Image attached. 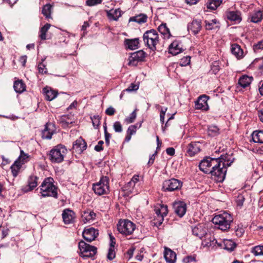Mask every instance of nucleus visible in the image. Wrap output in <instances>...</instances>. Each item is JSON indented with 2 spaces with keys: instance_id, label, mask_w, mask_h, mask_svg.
<instances>
[{
  "instance_id": "obj_1",
  "label": "nucleus",
  "mask_w": 263,
  "mask_h": 263,
  "mask_svg": "<svg viewBox=\"0 0 263 263\" xmlns=\"http://www.w3.org/2000/svg\"><path fill=\"white\" fill-rule=\"evenodd\" d=\"M228 156H221L218 158L217 164L212 166L210 173L213 179L217 182H222L226 177L227 167L230 166L233 161L229 162L227 159Z\"/></svg>"
},
{
  "instance_id": "obj_2",
  "label": "nucleus",
  "mask_w": 263,
  "mask_h": 263,
  "mask_svg": "<svg viewBox=\"0 0 263 263\" xmlns=\"http://www.w3.org/2000/svg\"><path fill=\"white\" fill-rule=\"evenodd\" d=\"M233 221V218L232 215L227 212L216 215L212 220L215 227L223 231H226L230 228Z\"/></svg>"
},
{
  "instance_id": "obj_3",
  "label": "nucleus",
  "mask_w": 263,
  "mask_h": 263,
  "mask_svg": "<svg viewBox=\"0 0 263 263\" xmlns=\"http://www.w3.org/2000/svg\"><path fill=\"white\" fill-rule=\"evenodd\" d=\"M41 196L43 197L58 198V188L53 184V179L51 177L46 178L40 186Z\"/></svg>"
},
{
  "instance_id": "obj_4",
  "label": "nucleus",
  "mask_w": 263,
  "mask_h": 263,
  "mask_svg": "<svg viewBox=\"0 0 263 263\" xmlns=\"http://www.w3.org/2000/svg\"><path fill=\"white\" fill-rule=\"evenodd\" d=\"M143 40L147 47L155 51L156 50V45L159 42V35L156 30L151 29L144 32Z\"/></svg>"
},
{
  "instance_id": "obj_5",
  "label": "nucleus",
  "mask_w": 263,
  "mask_h": 263,
  "mask_svg": "<svg viewBox=\"0 0 263 263\" xmlns=\"http://www.w3.org/2000/svg\"><path fill=\"white\" fill-rule=\"evenodd\" d=\"M67 152V150L64 146L58 145L50 151L49 159L52 163H61Z\"/></svg>"
},
{
  "instance_id": "obj_6",
  "label": "nucleus",
  "mask_w": 263,
  "mask_h": 263,
  "mask_svg": "<svg viewBox=\"0 0 263 263\" xmlns=\"http://www.w3.org/2000/svg\"><path fill=\"white\" fill-rule=\"evenodd\" d=\"M117 229L120 233L127 236L133 234L136 229V225L129 220H120L117 224Z\"/></svg>"
},
{
  "instance_id": "obj_7",
  "label": "nucleus",
  "mask_w": 263,
  "mask_h": 263,
  "mask_svg": "<svg viewBox=\"0 0 263 263\" xmlns=\"http://www.w3.org/2000/svg\"><path fill=\"white\" fill-rule=\"evenodd\" d=\"M80 253L82 257H90L97 253V248L93 246L86 243L83 240L79 243Z\"/></svg>"
},
{
  "instance_id": "obj_8",
  "label": "nucleus",
  "mask_w": 263,
  "mask_h": 263,
  "mask_svg": "<svg viewBox=\"0 0 263 263\" xmlns=\"http://www.w3.org/2000/svg\"><path fill=\"white\" fill-rule=\"evenodd\" d=\"M92 189L95 194L98 195L107 194L109 191L108 178L106 177H102L98 182L93 185Z\"/></svg>"
},
{
  "instance_id": "obj_9",
  "label": "nucleus",
  "mask_w": 263,
  "mask_h": 263,
  "mask_svg": "<svg viewBox=\"0 0 263 263\" xmlns=\"http://www.w3.org/2000/svg\"><path fill=\"white\" fill-rule=\"evenodd\" d=\"M157 218L155 220V225L159 227L161 225L163 220L164 217L166 216L168 213L167 206L164 204H159L156 206L154 210Z\"/></svg>"
},
{
  "instance_id": "obj_10",
  "label": "nucleus",
  "mask_w": 263,
  "mask_h": 263,
  "mask_svg": "<svg viewBox=\"0 0 263 263\" xmlns=\"http://www.w3.org/2000/svg\"><path fill=\"white\" fill-rule=\"evenodd\" d=\"M217 159L218 158L206 157L199 163L200 170L204 173H210L212 166L217 164Z\"/></svg>"
},
{
  "instance_id": "obj_11",
  "label": "nucleus",
  "mask_w": 263,
  "mask_h": 263,
  "mask_svg": "<svg viewBox=\"0 0 263 263\" xmlns=\"http://www.w3.org/2000/svg\"><path fill=\"white\" fill-rule=\"evenodd\" d=\"M182 186V182L178 179L172 178L164 181L162 189L165 191H173L179 189Z\"/></svg>"
},
{
  "instance_id": "obj_12",
  "label": "nucleus",
  "mask_w": 263,
  "mask_h": 263,
  "mask_svg": "<svg viewBox=\"0 0 263 263\" xmlns=\"http://www.w3.org/2000/svg\"><path fill=\"white\" fill-rule=\"evenodd\" d=\"M145 57V53L142 50L131 53L129 57V65L136 66L138 62L143 61Z\"/></svg>"
},
{
  "instance_id": "obj_13",
  "label": "nucleus",
  "mask_w": 263,
  "mask_h": 263,
  "mask_svg": "<svg viewBox=\"0 0 263 263\" xmlns=\"http://www.w3.org/2000/svg\"><path fill=\"white\" fill-rule=\"evenodd\" d=\"M208 99L209 97L205 95L200 96L197 100L195 101V108L196 109H201L203 110H208L209 106L207 102Z\"/></svg>"
},
{
  "instance_id": "obj_14",
  "label": "nucleus",
  "mask_w": 263,
  "mask_h": 263,
  "mask_svg": "<svg viewBox=\"0 0 263 263\" xmlns=\"http://www.w3.org/2000/svg\"><path fill=\"white\" fill-rule=\"evenodd\" d=\"M98 234V230L93 228L85 229L83 232V238L88 242L94 240Z\"/></svg>"
},
{
  "instance_id": "obj_15",
  "label": "nucleus",
  "mask_w": 263,
  "mask_h": 263,
  "mask_svg": "<svg viewBox=\"0 0 263 263\" xmlns=\"http://www.w3.org/2000/svg\"><path fill=\"white\" fill-rule=\"evenodd\" d=\"M202 245L203 247H206L209 249H214L217 248L218 247H222L221 243H218L216 239L212 236H210L209 237L206 238L202 243Z\"/></svg>"
},
{
  "instance_id": "obj_16",
  "label": "nucleus",
  "mask_w": 263,
  "mask_h": 263,
  "mask_svg": "<svg viewBox=\"0 0 263 263\" xmlns=\"http://www.w3.org/2000/svg\"><path fill=\"white\" fill-rule=\"evenodd\" d=\"M87 147V144L81 137L78 139L73 143V149L78 154H81Z\"/></svg>"
},
{
  "instance_id": "obj_17",
  "label": "nucleus",
  "mask_w": 263,
  "mask_h": 263,
  "mask_svg": "<svg viewBox=\"0 0 263 263\" xmlns=\"http://www.w3.org/2000/svg\"><path fill=\"white\" fill-rule=\"evenodd\" d=\"M174 209L175 213L179 217H182L186 210V204L182 201L176 202L174 203Z\"/></svg>"
},
{
  "instance_id": "obj_18",
  "label": "nucleus",
  "mask_w": 263,
  "mask_h": 263,
  "mask_svg": "<svg viewBox=\"0 0 263 263\" xmlns=\"http://www.w3.org/2000/svg\"><path fill=\"white\" fill-rule=\"evenodd\" d=\"M193 234L200 238L206 234V229L202 224H198L192 228Z\"/></svg>"
},
{
  "instance_id": "obj_19",
  "label": "nucleus",
  "mask_w": 263,
  "mask_h": 263,
  "mask_svg": "<svg viewBox=\"0 0 263 263\" xmlns=\"http://www.w3.org/2000/svg\"><path fill=\"white\" fill-rule=\"evenodd\" d=\"M74 217L75 214L72 210L67 209L63 211L62 218L65 224L72 223L74 221Z\"/></svg>"
},
{
  "instance_id": "obj_20",
  "label": "nucleus",
  "mask_w": 263,
  "mask_h": 263,
  "mask_svg": "<svg viewBox=\"0 0 263 263\" xmlns=\"http://www.w3.org/2000/svg\"><path fill=\"white\" fill-rule=\"evenodd\" d=\"M201 28V21L197 20H193L187 26L188 30L191 31L194 34H198Z\"/></svg>"
},
{
  "instance_id": "obj_21",
  "label": "nucleus",
  "mask_w": 263,
  "mask_h": 263,
  "mask_svg": "<svg viewBox=\"0 0 263 263\" xmlns=\"http://www.w3.org/2000/svg\"><path fill=\"white\" fill-rule=\"evenodd\" d=\"M231 51L232 54L238 60L241 59L245 55L243 49L237 44L234 43L231 45Z\"/></svg>"
},
{
  "instance_id": "obj_22",
  "label": "nucleus",
  "mask_w": 263,
  "mask_h": 263,
  "mask_svg": "<svg viewBox=\"0 0 263 263\" xmlns=\"http://www.w3.org/2000/svg\"><path fill=\"white\" fill-rule=\"evenodd\" d=\"M200 151V143L199 142H192L187 146V152L191 156H194Z\"/></svg>"
},
{
  "instance_id": "obj_23",
  "label": "nucleus",
  "mask_w": 263,
  "mask_h": 263,
  "mask_svg": "<svg viewBox=\"0 0 263 263\" xmlns=\"http://www.w3.org/2000/svg\"><path fill=\"white\" fill-rule=\"evenodd\" d=\"M180 43L178 41L175 40L169 46V52L173 55H177L182 51V49L180 46Z\"/></svg>"
},
{
  "instance_id": "obj_24",
  "label": "nucleus",
  "mask_w": 263,
  "mask_h": 263,
  "mask_svg": "<svg viewBox=\"0 0 263 263\" xmlns=\"http://www.w3.org/2000/svg\"><path fill=\"white\" fill-rule=\"evenodd\" d=\"M164 257L168 263H175L176 259L175 253L170 249L165 248L164 252Z\"/></svg>"
},
{
  "instance_id": "obj_25",
  "label": "nucleus",
  "mask_w": 263,
  "mask_h": 263,
  "mask_svg": "<svg viewBox=\"0 0 263 263\" xmlns=\"http://www.w3.org/2000/svg\"><path fill=\"white\" fill-rule=\"evenodd\" d=\"M96 214L93 211H84L82 214V221L84 223L94 220Z\"/></svg>"
},
{
  "instance_id": "obj_26",
  "label": "nucleus",
  "mask_w": 263,
  "mask_h": 263,
  "mask_svg": "<svg viewBox=\"0 0 263 263\" xmlns=\"http://www.w3.org/2000/svg\"><path fill=\"white\" fill-rule=\"evenodd\" d=\"M107 16L110 21H117L121 16V11L119 9H111L106 11Z\"/></svg>"
},
{
  "instance_id": "obj_27",
  "label": "nucleus",
  "mask_w": 263,
  "mask_h": 263,
  "mask_svg": "<svg viewBox=\"0 0 263 263\" xmlns=\"http://www.w3.org/2000/svg\"><path fill=\"white\" fill-rule=\"evenodd\" d=\"M228 20L239 23L241 21V13L238 11H229L226 13Z\"/></svg>"
},
{
  "instance_id": "obj_28",
  "label": "nucleus",
  "mask_w": 263,
  "mask_h": 263,
  "mask_svg": "<svg viewBox=\"0 0 263 263\" xmlns=\"http://www.w3.org/2000/svg\"><path fill=\"white\" fill-rule=\"evenodd\" d=\"M43 92L45 96V99L48 101H51L55 98L58 95V92L55 90L49 89L47 88L43 89Z\"/></svg>"
},
{
  "instance_id": "obj_29",
  "label": "nucleus",
  "mask_w": 263,
  "mask_h": 263,
  "mask_svg": "<svg viewBox=\"0 0 263 263\" xmlns=\"http://www.w3.org/2000/svg\"><path fill=\"white\" fill-rule=\"evenodd\" d=\"M252 140L255 143H263V130H255L252 134Z\"/></svg>"
},
{
  "instance_id": "obj_30",
  "label": "nucleus",
  "mask_w": 263,
  "mask_h": 263,
  "mask_svg": "<svg viewBox=\"0 0 263 263\" xmlns=\"http://www.w3.org/2000/svg\"><path fill=\"white\" fill-rule=\"evenodd\" d=\"M13 88L16 92L21 93L25 90L26 85L22 80H18L14 82Z\"/></svg>"
},
{
  "instance_id": "obj_31",
  "label": "nucleus",
  "mask_w": 263,
  "mask_h": 263,
  "mask_svg": "<svg viewBox=\"0 0 263 263\" xmlns=\"http://www.w3.org/2000/svg\"><path fill=\"white\" fill-rule=\"evenodd\" d=\"M127 47L130 50H135L139 47V39H126L125 41Z\"/></svg>"
},
{
  "instance_id": "obj_32",
  "label": "nucleus",
  "mask_w": 263,
  "mask_h": 263,
  "mask_svg": "<svg viewBox=\"0 0 263 263\" xmlns=\"http://www.w3.org/2000/svg\"><path fill=\"white\" fill-rule=\"evenodd\" d=\"M38 178L35 176H31L29 177L28 181V188L25 190V192H28L32 190L37 185Z\"/></svg>"
},
{
  "instance_id": "obj_33",
  "label": "nucleus",
  "mask_w": 263,
  "mask_h": 263,
  "mask_svg": "<svg viewBox=\"0 0 263 263\" xmlns=\"http://www.w3.org/2000/svg\"><path fill=\"white\" fill-rule=\"evenodd\" d=\"M51 124L47 123L44 129L42 132V138L46 139H50L53 134V130L50 129V127L52 126Z\"/></svg>"
},
{
  "instance_id": "obj_34",
  "label": "nucleus",
  "mask_w": 263,
  "mask_h": 263,
  "mask_svg": "<svg viewBox=\"0 0 263 263\" xmlns=\"http://www.w3.org/2000/svg\"><path fill=\"white\" fill-rule=\"evenodd\" d=\"M263 18V13L261 11L258 10L250 15V18L251 22L257 23L260 22Z\"/></svg>"
},
{
  "instance_id": "obj_35",
  "label": "nucleus",
  "mask_w": 263,
  "mask_h": 263,
  "mask_svg": "<svg viewBox=\"0 0 263 263\" xmlns=\"http://www.w3.org/2000/svg\"><path fill=\"white\" fill-rule=\"evenodd\" d=\"M158 31L163 34L164 37L170 38L171 34L170 29L167 28L166 23H162L158 27Z\"/></svg>"
},
{
  "instance_id": "obj_36",
  "label": "nucleus",
  "mask_w": 263,
  "mask_h": 263,
  "mask_svg": "<svg viewBox=\"0 0 263 263\" xmlns=\"http://www.w3.org/2000/svg\"><path fill=\"white\" fill-rule=\"evenodd\" d=\"M252 79V77H249L248 76H242L239 78L238 84L242 87L245 88L250 84Z\"/></svg>"
},
{
  "instance_id": "obj_37",
  "label": "nucleus",
  "mask_w": 263,
  "mask_h": 263,
  "mask_svg": "<svg viewBox=\"0 0 263 263\" xmlns=\"http://www.w3.org/2000/svg\"><path fill=\"white\" fill-rule=\"evenodd\" d=\"M147 17L144 14H140L138 15L131 17L129 18V22H135L139 24L144 23L146 22Z\"/></svg>"
},
{
  "instance_id": "obj_38",
  "label": "nucleus",
  "mask_w": 263,
  "mask_h": 263,
  "mask_svg": "<svg viewBox=\"0 0 263 263\" xmlns=\"http://www.w3.org/2000/svg\"><path fill=\"white\" fill-rule=\"evenodd\" d=\"M221 3V0H208L206 3V7L208 9L215 10L220 5Z\"/></svg>"
},
{
  "instance_id": "obj_39",
  "label": "nucleus",
  "mask_w": 263,
  "mask_h": 263,
  "mask_svg": "<svg viewBox=\"0 0 263 263\" xmlns=\"http://www.w3.org/2000/svg\"><path fill=\"white\" fill-rule=\"evenodd\" d=\"M250 252L255 256H263V245H258L252 248Z\"/></svg>"
},
{
  "instance_id": "obj_40",
  "label": "nucleus",
  "mask_w": 263,
  "mask_h": 263,
  "mask_svg": "<svg viewBox=\"0 0 263 263\" xmlns=\"http://www.w3.org/2000/svg\"><path fill=\"white\" fill-rule=\"evenodd\" d=\"M208 133L209 136L215 137L220 134V129L217 126L212 125L209 126Z\"/></svg>"
},
{
  "instance_id": "obj_41",
  "label": "nucleus",
  "mask_w": 263,
  "mask_h": 263,
  "mask_svg": "<svg viewBox=\"0 0 263 263\" xmlns=\"http://www.w3.org/2000/svg\"><path fill=\"white\" fill-rule=\"evenodd\" d=\"M22 165L20 162L18 161H15L14 163L11 165V169L13 174V176L16 177L17 176L18 172L22 167Z\"/></svg>"
},
{
  "instance_id": "obj_42",
  "label": "nucleus",
  "mask_w": 263,
  "mask_h": 263,
  "mask_svg": "<svg viewBox=\"0 0 263 263\" xmlns=\"http://www.w3.org/2000/svg\"><path fill=\"white\" fill-rule=\"evenodd\" d=\"M204 22L205 29L206 30H212L218 27L216 25L217 21L216 19H213L210 21L205 20Z\"/></svg>"
},
{
  "instance_id": "obj_43",
  "label": "nucleus",
  "mask_w": 263,
  "mask_h": 263,
  "mask_svg": "<svg viewBox=\"0 0 263 263\" xmlns=\"http://www.w3.org/2000/svg\"><path fill=\"white\" fill-rule=\"evenodd\" d=\"M52 7V5L50 4H47L43 7L42 11V14L47 18L51 17Z\"/></svg>"
},
{
  "instance_id": "obj_44",
  "label": "nucleus",
  "mask_w": 263,
  "mask_h": 263,
  "mask_svg": "<svg viewBox=\"0 0 263 263\" xmlns=\"http://www.w3.org/2000/svg\"><path fill=\"white\" fill-rule=\"evenodd\" d=\"M50 26L51 25L50 24L47 23L41 28L40 31V37L42 40H45L46 39V32L48 31Z\"/></svg>"
},
{
  "instance_id": "obj_45",
  "label": "nucleus",
  "mask_w": 263,
  "mask_h": 263,
  "mask_svg": "<svg viewBox=\"0 0 263 263\" xmlns=\"http://www.w3.org/2000/svg\"><path fill=\"white\" fill-rule=\"evenodd\" d=\"M224 248L229 251H233L236 247V243L232 240H225L223 241Z\"/></svg>"
},
{
  "instance_id": "obj_46",
  "label": "nucleus",
  "mask_w": 263,
  "mask_h": 263,
  "mask_svg": "<svg viewBox=\"0 0 263 263\" xmlns=\"http://www.w3.org/2000/svg\"><path fill=\"white\" fill-rule=\"evenodd\" d=\"M28 159L29 155L25 153L23 150H21L20 155L16 161L20 162L21 164L22 165L28 161Z\"/></svg>"
},
{
  "instance_id": "obj_47",
  "label": "nucleus",
  "mask_w": 263,
  "mask_h": 263,
  "mask_svg": "<svg viewBox=\"0 0 263 263\" xmlns=\"http://www.w3.org/2000/svg\"><path fill=\"white\" fill-rule=\"evenodd\" d=\"M60 122L63 127H68L69 124L72 123L73 121L69 120L68 116H63L60 119Z\"/></svg>"
},
{
  "instance_id": "obj_48",
  "label": "nucleus",
  "mask_w": 263,
  "mask_h": 263,
  "mask_svg": "<svg viewBox=\"0 0 263 263\" xmlns=\"http://www.w3.org/2000/svg\"><path fill=\"white\" fill-rule=\"evenodd\" d=\"M137 110V109H135L129 115V117H126L125 120L124 122L126 123L127 124L132 123L134 122L135 120L136 117H137V113L136 111Z\"/></svg>"
},
{
  "instance_id": "obj_49",
  "label": "nucleus",
  "mask_w": 263,
  "mask_h": 263,
  "mask_svg": "<svg viewBox=\"0 0 263 263\" xmlns=\"http://www.w3.org/2000/svg\"><path fill=\"white\" fill-rule=\"evenodd\" d=\"M191 57L190 56H186L180 59L179 62V65L181 66H186L190 63Z\"/></svg>"
},
{
  "instance_id": "obj_50",
  "label": "nucleus",
  "mask_w": 263,
  "mask_h": 263,
  "mask_svg": "<svg viewBox=\"0 0 263 263\" xmlns=\"http://www.w3.org/2000/svg\"><path fill=\"white\" fill-rule=\"evenodd\" d=\"M44 59H42V62L40 63L38 65V70L39 72L41 74H45L47 72V69L46 67V65L43 63Z\"/></svg>"
},
{
  "instance_id": "obj_51",
  "label": "nucleus",
  "mask_w": 263,
  "mask_h": 263,
  "mask_svg": "<svg viewBox=\"0 0 263 263\" xmlns=\"http://www.w3.org/2000/svg\"><path fill=\"white\" fill-rule=\"evenodd\" d=\"M93 126L95 128H97L100 125V118L99 116H93L91 118Z\"/></svg>"
},
{
  "instance_id": "obj_52",
  "label": "nucleus",
  "mask_w": 263,
  "mask_h": 263,
  "mask_svg": "<svg viewBox=\"0 0 263 263\" xmlns=\"http://www.w3.org/2000/svg\"><path fill=\"white\" fill-rule=\"evenodd\" d=\"M116 256V253L115 248H109L108 252L107 253V258L109 260H112L114 258H115Z\"/></svg>"
},
{
  "instance_id": "obj_53",
  "label": "nucleus",
  "mask_w": 263,
  "mask_h": 263,
  "mask_svg": "<svg viewBox=\"0 0 263 263\" xmlns=\"http://www.w3.org/2000/svg\"><path fill=\"white\" fill-rule=\"evenodd\" d=\"M113 127L115 131L117 133H121L122 132V126L119 121H116L114 123Z\"/></svg>"
},
{
  "instance_id": "obj_54",
  "label": "nucleus",
  "mask_w": 263,
  "mask_h": 263,
  "mask_svg": "<svg viewBox=\"0 0 263 263\" xmlns=\"http://www.w3.org/2000/svg\"><path fill=\"white\" fill-rule=\"evenodd\" d=\"M135 183H134L133 182L130 180L126 184L125 189L127 191H128V192L130 193H134V187H135Z\"/></svg>"
},
{
  "instance_id": "obj_55",
  "label": "nucleus",
  "mask_w": 263,
  "mask_h": 263,
  "mask_svg": "<svg viewBox=\"0 0 263 263\" xmlns=\"http://www.w3.org/2000/svg\"><path fill=\"white\" fill-rule=\"evenodd\" d=\"M101 2L102 0H87L86 4L88 6H93L101 4Z\"/></svg>"
},
{
  "instance_id": "obj_56",
  "label": "nucleus",
  "mask_w": 263,
  "mask_h": 263,
  "mask_svg": "<svg viewBox=\"0 0 263 263\" xmlns=\"http://www.w3.org/2000/svg\"><path fill=\"white\" fill-rule=\"evenodd\" d=\"M139 88V85L135 83H132L129 87L126 88L124 91L131 92L133 91L137 90Z\"/></svg>"
},
{
  "instance_id": "obj_57",
  "label": "nucleus",
  "mask_w": 263,
  "mask_h": 263,
  "mask_svg": "<svg viewBox=\"0 0 263 263\" xmlns=\"http://www.w3.org/2000/svg\"><path fill=\"white\" fill-rule=\"evenodd\" d=\"M196 261L195 257L193 256H187L183 259L184 263H191Z\"/></svg>"
},
{
  "instance_id": "obj_58",
  "label": "nucleus",
  "mask_w": 263,
  "mask_h": 263,
  "mask_svg": "<svg viewBox=\"0 0 263 263\" xmlns=\"http://www.w3.org/2000/svg\"><path fill=\"white\" fill-rule=\"evenodd\" d=\"M116 110L111 106L107 108L105 110V114L108 116H112L115 114Z\"/></svg>"
},
{
  "instance_id": "obj_59",
  "label": "nucleus",
  "mask_w": 263,
  "mask_h": 263,
  "mask_svg": "<svg viewBox=\"0 0 263 263\" xmlns=\"http://www.w3.org/2000/svg\"><path fill=\"white\" fill-rule=\"evenodd\" d=\"M104 143L103 141H99L98 144L95 146V149L97 152H101L103 150L102 144Z\"/></svg>"
},
{
  "instance_id": "obj_60",
  "label": "nucleus",
  "mask_w": 263,
  "mask_h": 263,
  "mask_svg": "<svg viewBox=\"0 0 263 263\" xmlns=\"http://www.w3.org/2000/svg\"><path fill=\"white\" fill-rule=\"evenodd\" d=\"M136 132V127L135 125L130 126L127 129L128 134L132 135Z\"/></svg>"
},
{
  "instance_id": "obj_61",
  "label": "nucleus",
  "mask_w": 263,
  "mask_h": 263,
  "mask_svg": "<svg viewBox=\"0 0 263 263\" xmlns=\"http://www.w3.org/2000/svg\"><path fill=\"white\" fill-rule=\"evenodd\" d=\"M157 152L156 151V152H155V153L154 154H153L150 157V158L149 159V161L148 162V165H152L154 163V160L155 159V157L157 155Z\"/></svg>"
},
{
  "instance_id": "obj_62",
  "label": "nucleus",
  "mask_w": 263,
  "mask_h": 263,
  "mask_svg": "<svg viewBox=\"0 0 263 263\" xmlns=\"http://www.w3.org/2000/svg\"><path fill=\"white\" fill-rule=\"evenodd\" d=\"M245 230L242 228H238L236 230V234L238 237H241L244 233Z\"/></svg>"
},
{
  "instance_id": "obj_63",
  "label": "nucleus",
  "mask_w": 263,
  "mask_h": 263,
  "mask_svg": "<svg viewBox=\"0 0 263 263\" xmlns=\"http://www.w3.org/2000/svg\"><path fill=\"white\" fill-rule=\"evenodd\" d=\"M256 49H263V40H261L254 46Z\"/></svg>"
},
{
  "instance_id": "obj_64",
  "label": "nucleus",
  "mask_w": 263,
  "mask_h": 263,
  "mask_svg": "<svg viewBox=\"0 0 263 263\" xmlns=\"http://www.w3.org/2000/svg\"><path fill=\"white\" fill-rule=\"evenodd\" d=\"M167 154L170 156H173L175 154V149L173 147H169L166 149Z\"/></svg>"
}]
</instances>
